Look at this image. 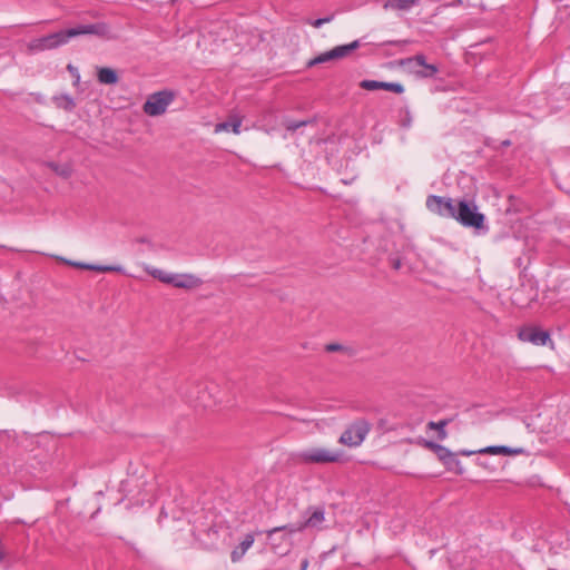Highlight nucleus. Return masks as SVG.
<instances>
[{"label":"nucleus","instance_id":"nucleus-9","mask_svg":"<svg viewBox=\"0 0 570 570\" xmlns=\"http://www.w3.org/2000/svg\"><path fill=\"white\" fill-rule=\"evenodd\" d=\"M298 456L306 464L334 463L340 460L338 453L321 448L305 450Z\"/></svg>","mask_w":570,"mask_h":570},{"label":"nucleus","instance_id":"nucleus-19","mask_svg":"<svg viewBox=\"0 0 570 570\" xmlns=\"http://www.w3.org/2000/svg\"><path fill=\"white\" fill-rule=\"evenodd\" d=\"M97 78L98 81L104 85H115L118 82L117 72L108 67L100 68L97 72Z\"/></svg>","mask_w":570,"mask_h":570},{"label":"nucleus","instance_id":"nucleus-35","mask_svg":"<svg viewBox=\"0 0 570 570\" xmlns=\"http://www.w3.org/2000/svg\"><path fill=\"white\" fill-rule=\"evenodd\" d=\"M297 127H298V125H288V126H287V129H289V130H294V129H296Z\"/></svg>","mask_w":570,"mask_h":570},{"label":"nucleus","instance_id":"nucleus-2","mask_svg":"<svg viewBox=\"0 0 570 570\" xmlns=\"http://www.w3.org/2000/svg\"><path fill=\"white\" fill-rule=\"evenodd\" d=\"M145 271L159 282L177 288L191 289L203 284V281L193 274H173L150 266H146Z\"/></svg>","mask_w":570,"mask_h":570},{"label":"nucleus","instance_id":"nucleus-26","mask_svg":"<svg viewBox=\"0 0 570 570\" xmlns=\"http://www.w3.org/2000/svg\"><path fill=\"white\" fill-rule=\"evenodd\" d=\"M382 81L376 80H363L360 82V87L365 90H379L382 87Z\"/></svg>","mask_w":570,"mask_h":570},{"label":"nucleus","instance_id":"nucleus-7","mask_svg":"<svg viewBox=\"0 0 570 570\" xmlns=\"http://www.w3.org/2000/svg\"><path fill=\"white\" fill-rule=\"evenodd\" d=\"M511 303L519 308H527L538 299V288L531 283H522L511 292Z\"/></svg>","mask_w":570,"mask_h":570},{"label":"nucleus","instance_id":"nucleus-37","mask_svg":"<svg viewBox=\"0 0 570 570\" xmlns=\"http://www.w3.org/2000/svg\"><path fill=\"white\" fill-rule=\"evenodd\" d=\"M274 542H275V543H276V542H278V543H279V542H281V538H279V539H276V538H275V541H274Z\"/></svg>","mask_w":570,"mask_h":570},{"label":"nucleus","instance_id":"nucleus-4","mask_svg":"<svg viewBox=\"0 0 570 570\" xmlns=\"http://www.w3.org/2000/svg\"><path fill=\"white\" fill-rule=\"evenodd\" d=\"M372 424L365 419H358L352 422L341 434L338 442L348 448H355L362 444L371 431Z\"/></svg>","mask_w":570,"mask_h":570},{"label":"nucleus","instance_id":"nucleus-28","mask_svg":"<svg viewBox=\"0 0 570 570\" xmlns=\"http://www.w3.org/2000/svg\"><path fill=\"white\" fill-rule=\"evenodd\" d=\"M333 18H334V16L332 14L326 18H321V19H316V20L308 19V20H306V23L311 24L314 28H320L325 23H330L333 20Z\"/></svg>","mask_w":570,"mask_h":570},{"label":"nucleus","instance_id":"nucleus-16","mask_svg":"<svg viewBox=\"0 0 570 570\" xmlns=\"http://www.w3.org/2000/svg\"><path fill=\"white\" fill-rule=\"evenodd\" d=\"M479 454H491V455H519L523 454L524 450L522 448H510L507 445H490L483 449L478 450Z\"/></svg>","mask_w":570,"mask_h":570},{"label":"nucleus","instance_id":"nucleus-21","mask_svg":"<svg viewBox=\"0 0 570 570\" xmlns=\"http://www.w3.org/2000/svg\"><path fill=\"white\" fill-rule=\"evenodd\" d=\"M384 254H387L385 261L392 269H401L404 261V258L401 256V252H384Z\"/></svg>","mask_w":570,"mask_h":570},{"label":"nucleus","instance_id":"nucleus-3","mask_svg":"<svg viewBox=\"0 0 570 570\" xmlns=\"http://www.w3.org/2000/svg\"><path fill=\"white\" fill-rule=\"evenodd\" d=\"M453 219L464 227L481 229L485 217L478 210L476 205L460 200L455 207Z\"/></svg>","mask_w":570,"mask_h":570},{"label":"nucleus","instance_id":"nucleus-20","mask_svg":"<svg viewBox=\"0 0 570 570\" xmlns=\"http://www.w3.org/2000/svg\"><path fill=\"white\" fill-rule=\"evenodd\" d=\"M415 3V0H387L384 3V9L394 11L407 10L412 8Z\"/></svg>","mask_w":570,"mask_h":570},{"label":"nucleus","instance_id":"nucleus-5","mask_svg":"<svg viewBox=\"0 0 570 570\" xmlns=\"http://www.w3.org/2000/svg\"><path fill=\"white\" fill-rule=\"evenodd\" d=\"M304 530L305 529L303 527V523L299 522L275 527L273 529L267 530L265 533L272 549L276 552H281L278 548L283 542H285L288 546L291 541V535L296 532H303Z\"/></svg>","mask_w":570,"mask_h":570},{"label":"nucleus","instance_id":"nucleus-10","mask_svg":"<svg viewBox=\"0 0 570 570\" xmlns=\"http://www.w3.org/2000/svg\"><path fill=\"white\" fill-rule=\"evenodd\" d=\"M50 257H52L57 262H60L62 264H66L68 266L79 268V269L94 271V272H98V273H107V272H114V273H120V274L125 273L122 266L118 265V264H107V265H105V264H88V263H82V262H78V261H71V259L65 258L59 255H50Z\"/></svg>","mask_w":570,"mask_h":570},{"label":"nucleus","instance_id":"nucleus-11","mask_svg":"<svg viewBox=\"0 0 570 570\" xmlns=\"http://www.w3.org/2000/svg\"><path fill=\"white\" fill-rule=\"evenodd\" d=\"M518 338L541 346L550 341V333L535 325H525L519 328Z\"/></svg>","mask_w":570,"mask_h":570},{"label":"nucleus","instance_id":"nucleus-8","mask_svg":"<svg viewBox=\"0 0 570 570\" xmlns=\"http://www.w3.org/2000/svg\"><path fill=\"white\" fill-rule=\"evenodd\" d=\"M425 206L431 214L451 219H453L456 207L451 198L436 195L428 196Z\"/></svg>","mask_w":570,"mask_h":570},{"label":"nucleus","instance_id":"nucleus-32","mask_svg":"<svg viewBox=\"0 0 570 570\" xmlns=\"http://www.w3.org/2000/svg\"><path fill=\"white\" fill-rule=\"evenodd\" d=\"M476 464H478V465H480V466H482V468H484V469H487V470H492V469L490 468V465L488 464V462H485V461L478 460V461H476Z\"/></svg>","mask_w":570,"mask_h":570},{"label":"nucleus","instance_id":"nucleus-33","mask_svg":"<svg viewBox=\"0 0 570 570\" xmlns=\"http://www.w3.org/2000/svg\"><path fill=\"white\" fill-rule=\"evenodd\" d=\"M139 244L140 245H146V246H151L153 244L150 243L149 238L147 237H142L139 239Z\"/></svg>","mask_w":570,"mask_h":570},{"label":"nucleus","instance_id":"nucleus-14","mask_svg":"<svg viewBox=\"0 0 570 570\" xmlns=\"http://www.w3.org/2000/svg\"><path fill=\"white\" fill-rule=\"evenodd\" d=\"M305 514L306 519L302 522L304 529L318 528L325 521V509L323 507H308Z\"/></svg>","mask_w":570,"mask_h":570},{"label":"nucleus","instance_id":"nucleus-27","mask_svg":"<svg viewBox=\"0 0 570 570\" xmlns=\"http://www.w3.org/2000/svg\"><path fill=\"white\" fill-rule=\"evenodd\" d=\"M452 453L453 452H451L448 448L441 444L435 451L436 456L439 458L440 461H442V463H444L452 455Z\"/></svg>","mask_w":570,"mask_h":570},{"label":"nucleus","instance_id":"nucleus-6","mask_svg":"<svg viewBox=\"0 0 570 570\" xmlns=\"http://www.w3.org/2000/svg\"><path fill=\"white\" fill-rule=\"evenodd\" d=\"M173 100L174 95L170 91L155 92L150 95L144 104V112L150 117L160 116L165 114Z\"/></svg>","mask_w":570,"mask_h":570},{"label":"nucleus","instance_id":"nucleus-12","mask_svg":"<svg viewBox=\"0 0 570 570\" xmlns=\"http://www.w3.org/2000/svg\"><path fill=\"white\" fill-rule=\"evenodd\" d=\"M403 65L422 78L433 77L439 70L435 65L428 63L424 56L421 55L406 59Z\"/></svg>","mask_w":570,"mask_h":570},{"label":"nucleus","instance_id":"nucleus-13","mask_svg":"<svg viewBox=\"0 0 570 570\" xmlns=\"http://www.w3.org/2000/svg\"><path fill=\"white\" fill-rule=\"evenodd\" d=\"M357 47H358L357 41H353V42H351L348 45H344V46H337L334 49H332L327 52L321 53L317 57H315L314 59H312L308 62V67L315 66L317 63L327 62L330 60L344 58L347 55H350Z\"/></svg>","mask_w":570,"mask_h":570},{"label":"nucleus","instance_id":"nucleus-29","mask_svg":"<svg viewBox=\"0 0 570 570\" xmlns=\"http://www.w3.org/2000/svg\"><path fill=\"white\" fill-rule=\"evenodd\" d=\"M345 347L338 343H330L325 345V351L328 353L344 351Z\"/></svg>","mask_w":570,"mask_h":570},{"label":"nucleus","instance_id":"nucleus-30","mask_svg":"<svg viewBox=\"0 0 570 570\" xmlns=\"http://www.w3.org/2000/svg\"><path fill=\"white\" fill-rule=\"evenodd\" d=\"M440 444L433 442V441H425V446L430 450H432L434 453Z\"/></svg>","mask_w":570,"mask_h":570},{"label":"nucleus","instance_id":"nucleus-31","mask_svg":"<svg viewBox=\"0 0 570 570\" xmlns=\"http://www.w3.org/2000/svg\"><path fill=\"white\" fill-rule=\"evenodd\" d=\"M478 453V450L476 451H472V450H462L460 451L458 454H461V455H464V456H470V455H473V454H476Z\"/></svg>","mask_w":570,"mask_h":570},{"label":"nucleus","instance_id":"nucleus-23","mask_svg":"<svg viewBox=\"0 0 570 570\" xmlns=\"http://www.w3.org/2000/svg\"><path fill=\"white\" fill-rule=\"evenodd\" d=\"M55 104L65 110H72L76 107V102L69 95H59L53 98Z\"/></svg>","mask_w":570,"mask_h":570},{"label":"nucleus","instance_id":"nucleus-22","mask_svg":"<svg viewBox=\"0 0 570 570\" xmlns=\"http://www.w3.org/2000/svg\"><path fill=\"white\" fill-rule=\"evenodd\" d=\"M458 453H452V455L443 464L449 471H452L461 475L463 474L464 470L461 465L460 460L458 459Z\"/></svg>","mask_w":570,"mask_h":570},{"label":"nucleus","instance_id":"nucleus-36","mask_svg":"<svg viewBox=\"0 0 570 570\" xmlns=\"http://www.w3.org/2000/svg\"><path fill=\"white\" fill-rule=\"evenodd\" d=\"M79 80H80V76H79V73H76L75 85H78V83H79Z\"/></svg>","mask_w":570,"mask_h":570},{"label":"nucleus","instance_id":"nucleus-25","mask_svg":"<svg viewBox=\"0 0 570 570\" xmlns=\"http://www.w3.org/2000/svg\"><path fill=\"white\" fill-rule=\"evenodd\" d=\"M381 87H382L381 89L392 91L395 94H402L404 91V87L401 83H395V82H383L382 81Z\"/></svg>","mask_w":570,"mask_h":570},{"label":"nucleus","instance_id":"nucleus-15","mask_svg":"<svg viewBox=\"0 0 570 570\" xmlns=\"http://www.w3.org/2000/svg\"><path fill=\"white\" fill-rule=\"evenodd\" d=\"M242 122H243L242 117L233 115V116H229V118L226 121L217 124L215 126L214 131H215V134L233 132L235 135H239Z\"/></svg>","mask_w":570,"mask_h":570},{"label":"nucleus","instance_id":"nucleus-34","mask_svg":"<svg viewBox=\"0 0 570 570\" xmlns=\"http://www.w3.org/2000/svg\"><path fill=\"white\" fill-rule=\"evenodd\" d=\"M308 567V560L307 559H304L302 561V564H301V570H306Z\"/></svg>","mask_w":570,"mask_h":570},{"label":"nucleus","instance_id":"nucleus-17","mask_svg":"<svg viewBox=\"0 0 570 570\" xmlns=\"http://www.w3.org/2000/svg\"><path fill=\"white\" fill-rule=\"evenodd\" d=\"M255 541V535L253 533H248L245 535L244 540L234 548L230 553V559L233 562H238L243 559L247 550L253 546Z\"/></svg>","mask_w":570,"mask_h":570},{"label":"nucleus","instance_id":"nucleus-38","mask_svg":"<svg viewBox=\"0 0 570 570\" xmlns=\"http://www.w3.org/2000/svg\"><path fill=\"white\" fill-rule=\"evenodd\" d=\"M548 570H557V569H553V568H549Z\"/></svg>","mask_w":570,"mask_h":570},{"label":"nucleus","instance_id":"nucleus-1","mask_svg":"<svg viewBox=\"0 0 570 570\" xmlns=\"http://www.w3.org/2000/svg\"><path fill=\"white\" fill-rule=\"evenodd\" d=\"M96 32H97V28L92 24L81 26L78 28H72V29H69L66 31H59V32L48 35L42 38L35 39L29 42L28 49L31 52L51 50L61 45L67 43L70 38L81 36V35H92Z\"/></svg>","mask_w":570,"mask_h":570},{"label":"nucleus","instance_id":"nucleus-18","mask_svg":"<svg viewBox=\"0 0 570 570\" xmlns=\"http://www.w3.org/2000/svg\"><path fill=\"white\" fill-rule=\"evenodd\" d=\"M48 167L52 173L63 179H68L73 173L72 165L69 163H49Z\"/></svg>","mask_w":570,"mask_h":570},{"label":"nucleus","instance_id":"nucleus-24","mask_svg":"<svg viewBox=\"0 0 570 570\" xmlns=\"http://www.w3.org/2000/svg\"><path fill=\"white\" fill-rule=\"evenodd\" d=\"M448 424V420H442L439 422H429L428 428L430 430H436L439 432V439L444 440L446 438V432L444 430L445 425Z\"/></svg>","mask_w":570,"mask_h":570}]
</instances>
